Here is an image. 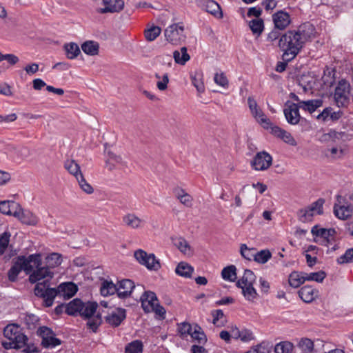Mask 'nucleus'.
I'll list each match as a JSON object with an SVG mask.
<instances>
[{
	"label": "nucleus",
	"mask_w": 353,
	"mask_h": 353,
	"mask_svg": "<svg viewBox=\"0 0 353 353\" xmlns=\"http://www.w3.org/2000/svg\"><path fill=\"white\" fill-rule=\"evenodd\" d=\"M314 27L310 23L301 25L296 30H288L283 34L279 41V48L283 51V61L294 59L303 48L305 43L312 39Z\"/></svg>",
	"instance_id": "nucleus-1"
},
{
	"label": "nucleus",
	"mask_w": 353,
	"mask_h": 353,
	"mask_svg": "<svg viewBox=\"0 0 353 353\" xmlns=\"http://www.w3.org/2000/svg\"><path fill=\"white\" fill-rule=\"evenodd\" d=\"M77 285L72 282L62 283L57 288H50L49 280L47 279L36 284L34 292L35 296L43 299V305L48 307L52 305L54 299L58 294L65 299H70L77 293Z\"/></svg>",
	"instance_id": "nucleus-2"
},
{
	"label": "nucleus",
	"mask_w": 353,
	"mask_h": 353,
	"mask_svg": "<svg viewBox=\"0 0 353 353\" xmlns=\"http://www.w3.org/2000/svg\"><path fill=\"white\" fill-rule=\"evenodd\" d=\"M3 335L8 341L1 342L6 350L20 349L24 347L23 352L26 353L37 352V347L27 344L28 338L21 332V330L17 324H8L3 329Z\"/></svg>",
	"instance_id": "nucleus-3"
},
{
	"label": "nucleus",
	"mask_w": 353,
	"mask_h": 353,
	"mask_svg": "<svg viewBox=\"0 0 353 353\" xmlns=\"http://www.w3.org/2000/svg\"><path fill=\"white\" fill-rule=\"evenodd\" d=\"M40 263V254H30L27 258L25 256H19L13 260V265L8 270L9 281L14 282L17 280L19 274L24 270L27 274L33 271V265L37 266Z\"/></svg>",
	"instance_id": "nucleus-4"
},
{
	"label": "nucleus",
	"mask_w": 353,
	"mask_h": 353,
	"mask_svg": "<svg viewBox=\"0 0 353 353\" xmlns=\"http://www.w3.org/2000/svg\"><path fill=\"white\" fill-rule=\"evenodd\" d=\"M350 84L345 79L340 80L334 89L333 99L339 108H347L350 102Z\"/></svg>",
	"instance_id": "nucleus-5"
},
{
	"label": "nucleus",
	"mask_w": 353,
	"mask_h": 353,
	"mask_svg": "<svg viewBox=\"0 0 353 353\" xmlns=\"http://www.w3.org/2000/svg\"><path fill=\"white\" fill-rule=\"evenodd\" d=\"M166 40L173 45H179L186 39L183 23H176L169 26L164 31Z\"/></svg>",
	"instance_id": "nucleus-6"
},
{
	"label": "nucleus",
	"mask_w": 353,
	"mask_h": 353,
	"mask_svg": "<svg viewBox=\"0 0 353 353\" xmlns=\"http://www.w3.org/2000/svg\"><path fill=\"white\" fill-rule=\"evenodd\" d=\"M37 334L41 339V346L46 349L54 348L62 343L61 339L56 337L54 332L47 326H40Z\"/></svg>",
	"instance_id": "nucleus-7"
},
{
	"label": "nucleus",
	"mask_w": 353,
	"mask_h": 353,
	"mask_svg": "<svg viewBox=\"0 0 353 353\" xmlns=\"http://www.w3.org/2000/svg\"><path fill=\"white\" fill-rule=\"evenodd\" d=\"M32 265H33V269L35 268L36 270H34L31 274H30L28 279L31 283H37V284L39 283H42L43 281H40L42 279H44L43 281L47 280V279H48L50 281L52 278L53 273L52 272H50L48 268H46L45 266H43V267L41 266V254H40L39 265H38L37 266L36 265H34V263H32ZM49 283H50V281H49Z\"/></svg>",
	"instance_id": "nucleus-8"
},
{
	"label": "nucleus",
	"mask_w": 353,
	"mask_h": 353,
	"mask_svg": "<svg viewBox=\"0 0 353 353\" xmlns=\"http://www.w3.org/2000/svg\"><path fill=\"white\" fill-rule=\"evenodd\" d=\"M272 157L268 152L263 151L258 152L251 161L252 168L256 170H265L271 165Z\"/></svg>",
	"instance_id": "nucleus-9"
},
{
	"label": "nucleus",
	"mask_w": 353,
	"mask_h": 353,
	"mask_svg": "<svg viewBox=\"0 0 353 353\" xmlns=\"http://www.w3.org/2000/svg\"><path fill=\"white\" fill-rule=\"evenodd\" d=\"M283 113L288 123L291 125L297 124L301 119L298 105L290 101L285 102Z\"/></svg>",
	"instance_id": "nucleus-10"
},
{
	"label": "nucleus",
	"mask_w": 353,
	"mask_h": 353,
	"mask_svg": "<svg viewBox=\"0 0 353 353\" xmlns=\"http://www.w3.org/2000/svg\"><path fill=\"white\" fill-rule=\"evenodd\" d=\"M104 8L97 9L99 14L118 13L124 8L123 0H102Z\"/></svg>",
	"instance_id": "nucleus-11"
},
{
	"label": "nucleus",
	"mask_w": 353,
	"mask_h": 353,
	"mask_svg": "<svg viewBox=\"0 0 353 353\" xmlns=\"http://www.w3.org/2000/svg\"><path fill=\"white\" fill-rule=\"evenodd\" d=\"M141 306L145 312L148 313L154 310L158 302L156 294L152 291H145L140 298Z\"/></svg>",
	"instance_id": "nucleus-12"
},
{
	"label": "nucleus",
	"mask_w": 353,
	"mask_h": 353,
	"mask_svg": "<svg viewBox=\"0 0 353 353\" xmlns=\"http://www.w3.org/2000/svg\"><path fill=\"white\" fill-rule=\"evenodd\" d=\"M126 318V310L123 308L118 307L114 311L105 317L107 323L113 327H118L122 321Z\"/></svg>",
	"instance_id": "nucleus-13"
},
{
	"label": "nucleus",
	"mask_w": 353,
	"mask_h": 353,
	"mask_svg": "<svg viewBox=\"0 0 353 353\" xmlns=\"http://www.w3.org/2000/svg\"><path fill=\"white\" fill-rule=\"evenodd\" d=\"M118 296L120 299L129 297L135 288L134 282L130 279H122L118 282Z\"/></svg>",
	"instance_id": "nucleus-14"
},
{
	"label": "nucleus",
	"mask_w": 353,
	"mask_h": 353,
	"mask_svg": "<svg viewBox=\"0 0 353 353\" xmlns=\"http://www.w3.org/2000/svg\"><path fill=\"white\" fill-rule=\"evenodd\" d=\"M276 28L283 30L290 23V17L286 12L280 10L272 15Z\"/></svg>",
	"instance_id": "nucleus-15"
},
{
	"label": "nucleus",
	"mask_w": 353,
	"mask_h": 353,
	"mask_svg": "<svg viewBox=\"0 0 353 353\" xmlns=\"http://www.w3.org/2000/svg\"><path fill=\"white\" fill-rule=\"evenodd\" d=\"M311 233L316 236H321L326 240L327 243H331L332 241H334V236L336 234V231L334 228H319L317 225L313 226L311 230Z\"/></svg>",
	"instance_id": "nucleus-16"
},
{
	"label": "nucleus",
	"mask_w": 353,
	"mask_h": 353,
	"mask_svg": "<svg viewBox=\"0 0 353 353\" xmlns=\"http://www.w3.org/2000/svg\"><path fill=\"white\" fill-rule=\"evenodd\" d=\"M17 211L18 216H14V217L18 218L21 223L30 225H35L37 223L38 218L32 212L23 210L20 205Z\"/></svg>",
	"instance_id": "nucleus-17"
},
{
	"label": "nucleus",
	"mask_w": 353,
	"mask_h": 353,
	"mask_svg": "<svg viewBox=\"0 0 353 353\" xmlns=\"http://www.w3.org/2000/svg\"><path fill=\"white\" fill-rule=\"evenodd\" d=\"M196 3L203 10L214 16L218 13L221 14L220 6L214 0H197Z\"/></svg>",
	"instance_id": "nucleus-18"
},
{
	"label": "nucleus",
	"mask_w": 353,
	"mask_h": 353,
	"mask_svg": "<svg viewBox=\"0 0 353 353\" xmlns=\"http://www.w3.org/2000/svg\"><path fill=\"white\" fill-rule=\"evenodd\" d=\"M299 297L305 303H311L318 296L319 291L310 285L302 287L298 292Z\"/></svg>",
	"instance_id": "nucleus-19"
},
{
	"label": "nucleus",
	"mask_w": 353,
	"mask_h": 353,
	"mask_svg": "<svg viewBox=\"0 0 353 353\" xmlns=\"http://www.w3.org/2000/svg\"><path fill=\"white\" fill-rule=\"evenodd\" d=\"M19 204L13 201H0V212L6 215L18 216Z\"/></svg>",
	"instance_id": "nucleus-20"
},
{
	"label": "nucleus",
	"mask_w": 353,
	"mask_h": 353,
	"mask_svg": "<svg viewBox=\"0 0 353 353\" xmlns=\"http://www.w3.org/2000/svg\"><path fill=\"white\" fill-rule=\"evenodd\" d=\"M123 224L132 229H139L141 228L143 223L144 221L139 219L134 214L129 213L125 214L122 219Z\"/></svg>",
	"instance_id": "nucleus-21"
},
{
	"label": "nucleus",
	"mask_w": 353,
	"mask_h": 353,
	"mask_svg": "<svg viewBox=\"0 0 353 353\" xmlns=\"http://www.w3.org/2000/svg\"><path fill=\"white\" fill-rule=\"evenodd\" d=\"M299 108H302L305 111H307L310 113L314 112L318 108L322 106V99H312L307 101H299L297 104Z\"/></svg>",
	"instance_id": "nucleus-22"
},
{
	"label": "nucleus",
	"mask_w": 353,
	"mask_h": 353,
	"mask_svg": "<svg viewBox=\"0 0 353 353\" xmlns=\"http://www.w3.org/2000/svg\"><path fill=\"white\" fill-rule=\"evenodd\" d=\"M83 308V301L79 299H74L65 305V313L70 316L80 314Z\"/></svg>",
	"instance_id": "nucleus-23"
},
{
	"label": "nucleus",
	"mask_w": 353,
	"mask_h": 353,
	"mask_svg": "<svg viewBox=\"0 0 353 353\" xmlns=\"http://www.w3.org/2000/svg\"><path fill=\"white\" fill-rule=\"evenodd\" d=\"M98 304L95 301L83 302V308L79 315L85 319L90 318L96 312Z\"/></svg>",
	"instance_id": "nucleus-24"
},
{
	"label": "nucleus",
	"mask_w": 353,
	"mask_h": 353,
	"mask_svg": "<svg viewBox=\"0 0 353 353\" xmlns=\"http://www.w3.org/2000/svg\"><path fill=\"white\" fill-rule=\"evenodd\" d=\"M100 292L101 294L103 296L112 295L115 293L118 294L117 285L114 284L112 281L105 280L102 282Z\"/></svg>",
	"instance_id": "nucleus-25"
},
{
	"label": "nucleus",
	"mask_w": 353,
	"mask_h": 353,
	"mask_svg": "<svg viewBox=\"0 0 353 353\" xmlns=\"http://www.w3.org/2000/svg\"><path fill=\"white\" fill-rule=\"evenodd\" d=\"M81 49L86 54L94 56L99 54V45L96 41H87L81 45Z\"/></svg>",
	"instance_id": "nucleus-26"
},
{
	"label": "nucleus",
	"mask_w": 353,
	"mask_h": 353,
	"mask_svg": "<svg viewBox=\"0 0 353 353\" xmlns=\"http://www.w3.org/2000/svg\"><path fill=\"white\" fill-rule=\"evenodd\" d=\"M193 272L194 268L185 262L179 263L175 270L178 275L185 278H190Z\"/></svg>",
	"instance_id": "nucleus-27"
},
{
	"label": "nucleus",
	"mask_w": 353,
	"mask_h": 353,
	"mask_svg": "<svg viewBox=\"0 0 353 353\" xmlns=\"http://www.w3.org/2000/svg\"><path fill=\"white\" fill-rule=\"evenodd\" d=\"M64 167L70 174L75 176L76 179H79L80 174H83L79 165L74 160L65 161Z\"/></svg>",
	"instance_id": "nucleus-28"
},
{
	"label": "nucleus",
	"mask_w": 353,
	"mask_h": 353,
	"mask_svg": "<svg viewBox=\"0 0 353 353\" xmlns=\"http://www.w3.org/2000/svg\"><path fill=\"white\" fill-rule=\"evenodd\" d=\"M351 213L352 210L348 206H339L337 204H335L334 206V214L337 218L340 219H347L351 216Z\"/></svg>",
	"instance_id": "nucleus-29"
},
{
	"label": "nucleus",
	"mask_w": 353,
	"mask_h": 353,
	"mask_svg": "<svg viewBox=\"0 0 353 353\" xmlns=\"http://www.w3.org/2000/svg\"><path fill=\"white\" fill-rule=\"evenodd\" d=\"M173 58L176 63L185 65V63L190 60V57L187 52V48L182 47L181 48V52L178 50L174 51Z\"/></svg>",
	"instance_id": "nucleus-30"
},
{
	"label": "nucleus",
	"mask_w": 353,
	"mask_h": 353,
	"mask_svg": "<svg viewBox=\"0 0 353 353\" xmlns=\"http://www.w3.org/2000/svg\"><path fill=\"white\" fill-rule=\"evenodd\" d=\"M252 116L257 120V121L265 128L269 129L272 125L271 121L267 118L266 115L259 108L252 113Z\"/></svg>",
	"instance_id": "nucleus-31"
},
{
	"label": "nucleus",
	"mask_w": 353,
	"mask_h": 353,
	"mask_svg": "<svg viewBox=\"0 0 353 353\" xmlns=\"http://www.w3.org/2000/svg\"><path fill=\"white\" fill-rule=\"evenodd\" d=\"M64 49L66 57L69 59H75L81 53L79 46L73 42L65 44Z\"/></svg>",
	"instance_id": "nucleus-32"
},
{
	"label": "nucleus",
	"mask_w": 353,
	"mask_h": 353,
	"mask_svg": "<svg viewBox=\"0 0 353 353\" xmlns=\"http://www.w3.org/2000/svg\"><path fill=\"white\" fill-rule=\"evenodd\" d=\"M61 255L58 253H52L46 258V266L49 270L57 267L61 263Z\"/></svg>",
	"instance_id": "nucleus-33"
},
{
	"label": "nucleus",
	"mask_w": 353,
	"mask_h": 353,
	"mask_svg": "<svg viewBox=\"0 0 353 353\" xmlns=\"http://www.w3.org/2000/svg\"><path fill=\"white\" fill-rule=\"evenodd\" d=\"M236 268L235 265H230L222 270L221 276L224 280L234 282L236 279Z\"/></svg>",
	"instance_id": "nucleus-34"
},
{
	"label": "nucleus",
	"mask_w": 353,
	"mask_h": 353,
	"mask_svg": "<svg viewBox=\"0 0 353 353\" xmlns=\"http://www.w3.org/2000/svg\"><path fill=\"white\" fill-rule=\"evenodd\" d=\"M191 337L196 341L199 344H204L207 341V337L201 326L196 324L194 330L190 334Z\"/></svg>",
	"instance_id": "nucleus-35"
},
{
	"label": "nucleus",
	"mask_w": 353,
	"mask_h": 353,
	"mask_svg": "<svg viewBox=\"0 0 353 353\" xmlns=\"http://www.w3.org/2000/svg\"><path fill=\"white\" fill-rule=\"evenodd\" d=\"M249 27L253 34L259 36L264 29V23L262 19H254L249 22Z\"/></svg>",
	"instance_id": "nucleus-36"
},
{
	"label": "nucleus",
	"mask_w": 353,
	"mask_h": 353,
	"mask_svg": "<svg viewBox=\"0 0 353 353\" xmlns=\"http://www.w3.org/2000/svg\"><path fill=\"white\" fill-rule=\"evenodd\" d=\"M23 323L28 330H34L39 322V318L33 314H25Z\"/></svg>",
	"instance_id": "nucleus-37"
},
{
	"label": "nucleus",
	"mask_w": 353,
	"mask_h": 353,
	"mask_svg": "<svg viewBox=\"0 0 353 353\" xmlns=\"http://www.w3.org/2000/svg\"><path fill=\"white\" fill-rule=\"evenodd\" d=\"M242 293L248 301H253L258 296V294L256 290L254 288L253 284L244 285V287L242 288Z\"/></svg>",
	"instance_id": "nucleus-38"
},
{
	"label": "nucleus",
	"mask_w": 353,
	"mask_h": 353,
	"mask_svg": "<svg viewBox=\"0 0 353 353\" xmlns=\"http://www.w3.org/2000/svg\"><path fill=\"white\" fill-rule=\"evenodd\" d=\"M288 282L290 286L296 288L303 283L301 278V274L299 272H292L288 278Z\"/></svg>",
	"instance_id": "nucleus-39"
},
{
	"label": "nucleus",
	"mask_w": 353,
	"mask_h": 353,
	"mask_svg": "<svg viewBox=\"0 0 353 353\" xmlns=\"http://www.w3.org/2000/svg\"><path fill=\"white\" fill-rule=\"evenodd\" d=\"M161 32V29L159 26H152L144 32L145 39L148 41H152L157 39Z\"/></svg>",
	"instance_id": "nucleus-40"
},
{
	"label": "nucleus",
	"mask_w": 353,
	"mask_h": 353,
	"mask_svg": "<svg viewBox=\"0 0 353 353\" xmlns=\"http://www.w3.org/2000/svg\"><path fill=\"white\" fill-rule=\"evenodd\" d=\"M293 344L289 341H282L274 347L275 353H290L293 350Z\"/></svg>",
	"instance_id": "nucleus-41"
},
{
	"label": "nucleus",
	"mask_w": 353,
	"mask_h": 353,
	"mask_svg": "<svg viewBox=\"0 0 353 353\" xmlns=\"http://www.w3.org/2000/svg\"><path fill=\"white\" fill-rule=\"evenodd\" d=\"M142 351L143 343L139 340L131 342L125 349V353H142Z\"/></svg>",
	"instance_id": "nucleus-42"
},
{
	"label": "nucleus",
	"mask_w": 353,
	"mask_h": 353,
	"mask_svg": "<svg viewBox=\"0 0 353 353\" xmlns=\"http://www.w3.org/2000/svg\"><path fill=\"white\" fill-rule=\"evenodd\" d=\"M149 270L157 271L161 268V264L154 254H149V258L145 265Z\"/></svg>",
	"instance_id": "nucleus-43"
},
{
	"label": "nucleus",
	"mask_w": 353,
	"mask_h": 353,
	"mask_svg": "<svg viewBox=\"0 0 353 353\" xmlns=\"http://www.w3.org/2000/svg\"><path fill=\"white\" fill-rule=\"evenodd\" d=\"M272 257V254L269 250H263L256 252L254 261L259 263H265Z\"/></svg>",
	"instance_id": "nucleus-44"
},
{
	"label": "nucleus",
	"mask_w": 353,
	"mask_h": 353,
	"mask_svg": "<svg viewBox=\"0 0 353 353\" xmlns=\"http://www.w3.org/2000/svg\"><path fill=\"white\" fill-rule=\"evenodd\" d=\"M174 244L178 249L183 253L187 254L188 251H190L191 247L188 241L183 237L176 238L174 240Z\"/></svg>",
	"instance_id": "nucleus-45"
},
{
	"label": "nucleus",
	"mask_w": 353,
	"mask_h": 353,
	"mask_svg": "<svg viewBox=\"0 0 353 353\" xmlns=\"http://www.w3.org/2000/svg\"><path fill=\"white\" fill-rule=\"evenodd\" d=\"M88 319L87 326L92 330V332H96L99 326L102 323L101 314L99 313L96 316Z\"/></svg>",
	"instance_id": "nucleus-46"
},
{
	"label": "nucleus",
	"mask_w": 353,
	"mask_h": 353,
	"mask_svg": "<svg viewBox=\"0 0 353 353\" xmlns=\"http://www.w3.org/2000/svg\"><path fill=\"white\" fill-rule=\"evenodd\" d=\"M297 214L299 221L305 223L312 221L314 216V212L310 211V208H306L299 210L297 212Z\"/></svg>",
	"instance_id": "nucleus-47"
},
{
	"label": "nucleus",
	"mask_w": 353,
	"mask_h": 353,
	"mask_svg": "<svg viewBox=\"0 0 353 353\" xmlns=\"http://www.w3.org/2000/svg\"><path fill=\"white\" fill-rule=\"evenodd\" d=\"M299 347L305 353H310L314 347L313 341L307 338L301 339L298 343Z\"/></svg>",
	"instance_id": "nucleus-48"
},
{
	"label": "nucleus",
	"mask_w": 353,
	"mask_h": 353,
	"mask_svg": "<svg viewBox=\"0 0 353 353\" xmlns=\"http://www.w3.org/2000/svg\"><path fill=\"white\" fill-rule=\"evenodd\" d=\"M10 234L4 232L0 235V256L3 255L8 248L10 242Z\"/></svg>",
	"instance_id": "nucleus-49"
},
{
	"label": "nucleus",
	"mask_w": 353,
	"mask_h": 353,
	"mask_svg": "<svg viewBox=\"0 0 353 353\" xmlns=\"http://www.w3.org/2000/svg\"><path fill=\"white\" fill-rule=\"evenodd\" d=\"M336 261L339 264L353 263V248L347 249L343 255L337 258Z\"/></svg>",
	"instance_id": "nucleus-50"
},
{
	"label": "nucleus",
	"mask_w": 353,
	"mask_h": 353,
	"mask_svg": "<svg viewBox=\"0 0 353 353\" xmlns=\"http://www.w3.org/2000/svg\"><path fill=\"white\" fill-rule=\"evenodd\" d=\"M241 254L243 258L248 261L253 259L254 261V256L256 250L254 248H249L245 244H242L241 246Z\"/></svg>",
	"instance_id": "nucleus-51"
},
{
	"label": "nucleus",
	"mask_w": 353,
	"mask_h": 353,
	"mask_svg": "<svg viewBox=\"0 0 353 353\" xmlns=\"http://www.w3.org/2000/svg\"><path fill=\"white\" fill-rule=\"evenodd\" d=\"M179 192H181L182 194H179L178 199L183 205L190 208L192 205V197L189 194L186 193L183 189H180Z\"/></svg>",
	"instance_id": "nucleus-52"
},
{
	"label": "nucleus",
	"mask_w": 353,
	"mask_h": 353,
	"mask_svg": "<svg viewBox=\"0 0 353 353\" xmlns=\"http://www.w3.org/2000/svg\"><path fill=\"white\" fill-rule=\"evenodd\" d=\"M241 281L243 285L254 284L256 281V276L252 270L246 269Z\"/></svg>",
	"instance_id": "nucleus-53"
},
{
	"label": "nucleus",
	"mask_w": 353,
	"mask_h": 353,
	"mask_svg": "<svg viewBox=\"0 0 353 353\" xmlns=\"http://www.w3.org/2000/svg\"><path fill=\"white\" fill-rule=\"evenodd\" d=\"M134 256L141 265H145L149 258V254L143 250L139 249L134 252Z\"/></svg>",
	"instance_id": "nucleus-54"
},
{
	"label": "nucleus",
	"mask_w": 353,
	"mask_h": 353,
	"mask_svg": "<svg viewBox=\"0 0 353 353\" xmlns=\"http://www.w3.org/2000/svg\"><path fill=\"white\" fill-rule=\"evenodd\" d=\"M77 180L83 192L89 194L94 192L93 188L86 181L83 174H80V177Z\"/></svg>",
	"instance_id": "nucleus-55"
},
{
	"label": "nucleus",
	"mask_w": 353,
	"mask_h": 353,
	"mask_svg": "<svg viewBox=\"0 0 353 353\" xmlns=\"http://www.w3.org/2000/svg\"><path fill=\"white\" fill-rule=\"evenodd\" d=\"M178 332L181 336L190 335L192 332V325L188 322H183L178 324Z\"/></svg>",
	"instance_id": "nucleus-56"
},
{
	"label": "nucleus",
	"mask_w": 353,
	"mask_h": 353,
	"mask_svg": "<svg viewBox=\"0 0 353 353\" xmlns=\"http://www.w3.org/2000/svg\"><path fill=\"white\" fill-rule=\"evenodd\" d=\"M325 201L323 199H319L315 202L312 203L310 206L307 208H310V211L313 212L314 213L315 211H316L318 214H323V205Z\"/></svg>",
	"instance_id": "nucleus-57"
},
{
	"label": "nucleus",
	"mask_w": 353,
	"mask_h": 353,
	"mask_svg": "<svg viewBox=\"0 0 353 353\" xmlns=\"http://www.w3.org/2000/svg\"><path fill=\"white\" fill-rule=\"evenodd\" d=\"M326 276V274L324 271H319L316 272H312L308 274V277L306 278L307 281H314L318 283H321Z\"/></svg>",
	"instance_id": "nucleus-58"
},
{
	"label": "nucleus",
	"mask_w": 353,
	"mask_h": 353,
	"mask_svg": "<svg viewBox=\"0 0 353 353\" xmlns=\"http://www.w3.org/2000/svg\"><path fill=\"white\" fill-rule=\"evenodd\" d=\"M211 314L213 317L212 323L214 325H215L216 326L224 325L223 322H221V324L219 323V321L224 316L223 312L221 310L219 309V310H213V311H212Z\"/></svg>",
	"instance_id": "nucleus-59"
},
{
	"label": "nucleus",
	"mask_w": 353,
	"mask_h": 353,
	"mask_svg": "<svg viewBox=\"0 0 353 353\" xmlns=\"http://www.w3.org/2000/svg\"><path fill=\"white\" fill-rule=\"evenodd\" d=\"M214 82L223 88L228 86V80L223 73H216L214 78Z\"/></svg>",
	"instance_id": "nucleus-60"
},
{
	"label": "nucleus",
	"mask_w": 353,
	"mask_h": 353,
	"mask_svg": "<svg viewBox=\"0 0 353 353\" xmlns=\"http://www.w3.org/2000/svg\"><path fill=\"white\" fill-rule=\"evenodd\" d=\"M279 139H282L284 142L290 145H296V140L293 138V137L291 135L290 132H287L285 130H283L281 136L279 137Z\"/></svg>",
	"instance_id": "nucleus-61"
},
{
	"label": "nucleus",
	"mask_w": 353,
	"mask_h": 353,
	"mask_svg": "<svg viewBox=\"0 0 353 353\" xmlns=\"http://www.w3.org/2000/svg\"><path fill=\"white\" fill-rule=\"evenodd\" d=\"M240 336V339L243 342H249L253 339H254V334L252 332L248 329H242L241 334Z\"/></svg>",
	"instance_id": "nucleus-62"
},
{
	"label": "nucleus",
	"mask_w": 353,
	"mask_h": 353,
	"mask_svg": "<svg viewBox=\"0 0 353 353\" xmlns=\"http://www.w3.org/2000/svg\"><path fill=\"white\" fill-rule=\"evenodd\" d=\"M168 82H169L168 74L167 73H165L163 75L162 80L157 82V87L161 91L165 90L168 88Z\"/></svg>",
	"instance_id": "nucleus-63"
},
{
	"label": "nucleus",
	"mask_w": 353,
	"mask_h": 353,
	"mask_svg": "<svg viewBox=\"0 0 353 353\" xmlns=\"http://www.w3.org/2000/svg\"><path fill=\"white\" fill-rule=\"evenodd\" d=\"M333 110L332 108L331 107H327L325 108L321 113H320L317 117L316 119L319 120H322L323 122L327 121L330 118V114L332 113V111Z\"/></svg>",
	"instance_id": "nucleus-64"
}]
</instances>
